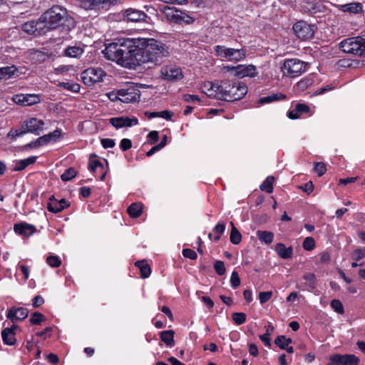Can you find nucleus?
<instances>
[{
    "label": "nucleus",
    "instance_id": "1",
    "mask_svg": "<svg viewBox=\"0 0 365 365\" xmlns=\"http://www.w3.org/2000/svg\"><path fill=\"white\" fill-rule=\"evenodd\" d=\"M103 53L107 59L128 68L146 63L159 65L170 53L168 47L156 39L125 38L107 44Z\"/></svg>",
    "mask_w": 365,
    "mask_h": 365
},
{
    "label": "nucleus",
    "instance_id": "2",
    "mask_svg": "<svg viewBox=\"0 0 365 365\" xmlns=\"http://www.w3.org/2000/svg\"><path fill=\"white\" fill-rule=\"evenodd\" d=\"M41 20L43 22L48 32L59 29L63 35L67 36L76 28L75 19L68 14L66 8L54 5L41 15Z\"/></svg>",
    "mask_w": 365,
    "mask_h": 365
},
{
    "label": "nucleus",
    "instance_id": "3",
    "mask_svg": "<svg viewBox=\"0 0 365 365\" xmlns=\"http://www.w3.org/2000/svg\"><path fill=\"white\" fill-rule=\"evenodd\" d=\"M339 48L346 53L365 56V38L361 36L345 38L340 42Z\"/></svg>",
    "mask_w": 365,
    "mask_h": 365
},
{
    "label": "nucleus",
    "instance_id": "4",
    "mask_svg": "<svg viewBox=\"0 0 365 365\" xmlns=\"http://www.w3.org/2000/svg\"><path fill=\"white\" fill-rule=\"evenodd\" d=\"M163 12L168 21L176 24L190 25L195 21L194 17L175 6H166L163 9Z\"/></svg>",
    "mask_w": 365,
    "mask_h": 365
},
{
    "label": "nucleus",
    "instance_id": "5",
    "mask_svg": "<svg viewBox=\"0 0 365 365\" xmlns=\"http://www.w3.org/2000/svg\"><path fill=\"white\" fill-rule=\"evenodd\" d=\"M307 64L296 58L285 59L282 66L283 73L289 77L295 78L300 76L307 70Z\"/></svg>",
    "mask_w": 365,
    "mask_h": 365
},
{
    "label": "nucleus",
    "instance_id": "6",
    "mask_svg": "<svg viewBox=\"0 0 365 365\" xmlns=\"http://www.w3.org/2000/svg\"><path fill=\"white\" fill-rule=\"evenodd\" d=\"M213 50L217 57L226 58L230 61L238 62L246 57V51L242 48L235 49L227 48L222 45H216L213 47Z\"/></svg>",
    "mask_w": 365,
    "mask_h": 365
},
{
    "label": "nucleus",
    "instance_id": "7",
    "mask_svg": "<svg viewBox=\"0 0 365 365\" xmlns=\"http://www.w3.org/2000/svg\"><path fill=\"white\" fill-rule=\"evenodd\" d=\"M105 76V71L101 68H88L81 73V78L86 86H92L101 83Z\"/></svg>",
    "mask_w": 365,
    "mask_h": 365
},
{
    "label": "nucleus",
    "instance_id": "8",
    "mask_svg": "<svg viewBox=\"0 0 365 365\" xmlns=\"http://www.w3.org/2000/svg\"><path fill=\"white\" fill-rule=\"evenodd\" d=\"M21 30L35 37L43 36L48 33V29L41 20V16L37 20L29 21L23 24Z\"/></svg>",
    "mask_w": 365,
    "mask_h": 365
},
{
    "label": "nucleus",
    "instance_id": "9",
    "mask_svg": "<svg viewBox=\"0 0 365 365\" xmlns=\"http://www.w3.org/2000/svg\"><path fill=\"white\" fill-rule=\"evenodd\" d=\"M295 35L302 40H308L314 37V25L309 24L304 21H299L293 26Z\"/></svg>",
    "mask_w": 365,
    "mask_h": 365
},
{
    "label": "nucleus",
    "instance_id": "10",
    "mask_svg": "<svg viewBox=\"0 0 365 365\" xmlns=\"http://www.w3.org/2000/svg\"><path fill=\"white\" fill-rule=\"evenodd\" d=\"M224 69L229 72H235V76L242 78L244 77H255L257 75V68L253 65H237L227 66L224 67Z\"/></svg>",
    "mask_w": 365,
    "mask_h": 365
},
{
    "label": "nucleus",
    "instance_id": "11",
    "mask_svg": "<svg viewBox=\"0 0 365 365\" xmlns=\"http://www.w3.org/2000/svg\"><path fill=\"white\" fill-rule=\"evenodd\" d=\"M247 93H210L207 97L216 100L220 106L225 103L235 102L245 97Z\"/></svg>",
    "mask_w": 365,
    "mask_h": 365
},
{
    "label": "nucleus",
    "instance_id": "12",
    "mask_svg": "<svg viewBox=\"0 0 365 365\" xmlns=\"http://www.w3.org/2000/svg\"><path fill=\"white\" fill-rule=\"evenodd\" d=\"M321 82L319 76L317 73H310L302 78L297 83L296 87L300 91L306 90H314L315 87Z\"/></svg>",
    "mask_w": 365,
    "mask_h": 365
},
{
    "label": "nucleus",
    "instance_id": "13",
    "mask_svg": "<svg viewBox=\"0 0 365 365\" xmlns=\"http://www.w3.org/2000/svg\"><path fill=\"white\" fill-rule=\"evenodd\" d=\"M160 73L162 78L168 81L174 82L183 78L182 69L174 65L163 66Z\"/></svg>",
    "mask_w": 365,
    "mask_h": 365
},
{
    "label": "nucleus",
    "instance_id": "14",
    "mask_svg": "<svg viewBox=\"0 0 365 365\" xmlns=\"http://www.w3.org/2000/svg\"><path fill=\"white\" fill-rule=\"evenodd\" d=\"M123 19L127 22L141 23L145 22L148 18L147 14L143 11L129 8L123 11Z\"/></svg>",
    "mask_w": 365,
    "mask_h": 365
},
{
    "label": "nucleus",
    "instance_id": "15",
    "mask_svg": "<svg viewBox=\"0 0 365 365\" xmlns=\"http://www.w3.org/2000/svg\"><path fill=\"white\" fill-rule=\"evenodd\" d=\"M26 133H31L38 135L43 130L44 122L36 118H31L22 123Z\"/></svg>",
    "mask_w": 365,
    "mask_h": 365
},
{
    "label": "nucleus",
    "instance_id": "16",
    "mask_svg": "<svg viewBox=\"0 0 365 365\" xmlns=\"http://www.w3.org/2000/svg\"><path fill=\"white\" fill-rule=\"evenodd\" d=\"M13 101L21 106H29L40 101V97L35 93H17L13 96Z\"/></svg>",
    "mask_w": 365,
    "mask_h": 365
},
{
    "label": "nucleus",
    "instance_id": "17",
    "mask_svg": "<svg viewBox=\"0 0 365 365\" xmlns=\"http://www.w3.org/2000/svg\"><path fill=\"white\" fill-rule=\"evenodd\" d=\"M304 13L314 15L317 13H324L326 6L317 0H306L302 6Z\"/></svg>",
    "mask_w": 365,
    "mask_h": 365
},
{
    "label": "nucleus",
    "instance_id": "18",
    "mask_svg": "<svg viewBox=\"0 0 365 365\" xmlns=\"http://www.w3.org/2000/svg\"><path fill=\"white\" fill-rule=\"evenodd\" d=\"M109 121L110 123L117 129L123 127H130L132 125H135L138 124V120L135 117L129 118L125 116H121L111 118H110Z\"/></svg>",
    "mask_w": 365,
    "mask_h": 365
},
{
    "label": "nucleus",
    "instance_id": "19",
    "mask_svg": "<svg viewBox=\"0 0 365 365\" xmlns=\"http://www.w3.org/2000/svg\"><path fill=\"white\" fill-rule=\"evenodd\" d=\"M302 280L297 284L298 288L305 289H314L317 287V279L314 273H305L302 277Z\"/></svg>",
    "mask_w": 365,
    "mask_h": 365
},
{
    "label": "nucleus",
    "instance_id": "20",
    "mask_svg": "<svg viewBox=\"0 0 365 365\" xmlns=\"http://www.w3.org/2000/svg\"><path fill=\"white\" fill-rule=\"evenodd\" d=\"M29 312L24 307H11L8 310L6 317L13 322L18 320H23L28 316Z\"/></svg>",
    "mask_w": 365,
    "mask_h": 365
},
{
    "label": "nucleus",
    "instance_id": "21",
    "mask_svg": "<svg viewBox=\"0 0 365 365\" xmlns=\"http://www.w3.org/2000/svg\"><path fill=\"white\" fill-rule=\"evenodd\" d=\"M14 230L16 233L20 235L29 237L35 232L36 227L35 226L26 222H21L14 225Z\"/></svg>",
    "mask_w": 365,
    "mask_h": 365
},
{
    "label": "nucleus",
    "instance_id": "22",
    "mask_svg": "<svg viewBox=\"0 0 365 365\" xmlns=\"http://www.w3.org/2000/svg\"><path fill=\"white\" fill-rule=\"evenodd\" d=\"M17 326L13 325L11 328H5L1 331V337L4 343L9 346H12L16 342L15 329Z\"/></svg>",
    "mask_w": 365,
    "mask_h": 365
},
{
    "label": "nucleus",
    "instance_id": "23",
    "mask_svg": "<svg viewBox=\"0 0 365 365\" xmlns=\"http://www.w3.org/2000/svg\"><path fill=\"white\" fill-rule=\"evenodd\" d=\"M84 52L81 45L68 46L63 51V55L66 57L79 58Z\"/></svg>",
    "mask_w": 365,
    "mask_h": 365
},
{
    "label": "nucleus",
    "instance_id": "24",
    "mask_svg": "<svg viewBox=\"0 0 365 365\" xmlns=\"http://www.w3.org/2000/svg\"><path fill=\"white\" fill-rule=\"evenodd\" d=\"M340 10L350 14H359L363 10L362 4L359 2H352L340 5Z\"/></svg>",
    "mask_w": 365,
    "mask_h": 365
},
{
    "label": "nucleus",
    "instance_id": "25",
    "mask_svg": "<svg viewBox=\"0 0 365 365\" xmlns=\"http://www.w3.org/2000/svg\"><path fill=\"white\" fill-rule=\"evenodd\" d=\"M275 251L282 259H289L292 256L293 249L292 247H286L283 243H277Z\"/></svg>",
    "mask_w": 365,
    "mask_h": 365
},
{
    "label": "nucleus",
    "instance_id": "26",
    "mask_svg": "<svg viewBox=\"0 0 365 365\" xmlns=\"http://www.w3.org/2000/svg\"><path fill=\"white\" fill-rule=\"evenodd\" d=\"M120 96V101L125 103H135L139 101L140 93H118Z\"/></svg>",
    "mask_w": 365,
    "mask_h": 365
},
{
    "label": "nucleus",
    "instance_id": "27",
    "mask_svg": "<svg viewBox=\"0 0 365 365\" xmlns=\"http://www.w3.org/2000/svg\"><path fill=\"white\" fill-rule=\"evenodd\" d=\"M175 331L173 330H166L160 332V339L168 347H173L175 345L174 340Z\"/></svg>",
    "mask_w": 365,
    "mask_h": 365
},
{
    "label": "nucleus",
    "instance_id": "28",
    "mask_svg": "<svg viewBox=\"0 0 365 365\" xmlns=\"http://www.w3.org/2000/svg\"><path fill=\"white\" fill-rule=\"evenodd\" d=\"M36 160V156H30L27 158L19 160L16 163V166L13 168L14 171H21L27 166L34 164Z\"/></svg>",
    "mask_w": 365,
    "mask_h": 365
},
{
    "label": "nucleus",
    "instance_id": "29",
    "mask_svg": "<svg viewBox=\"0 0 365 365\" xmlns=\"http://www.w3.org/2000/svg\"><path fill=\"white\" fill-rule=\"evenodd\" d=\"M18 68L15 66L0 68V78H6L12 76H18Z\"/></svg>",
    "mask_w": 365,
    "mask_h": 365
},
{
    "label": "nucleus",
    "instance_id": "30",
    "mask_svg": "<svg viewBox=\"0 0 365 365\" xmlns=\"http://www.w3.org/2000/svg\"><path fill=\"white\" fill-rule=\"evenodd\" d=\"M256 234L258 239L267 245L271 244L273 241L274 235L271 232L258 230Z\"/></svg>",
    "mask_w": 365,
    "mask_h": 365
},
{
    "label": "nucleus",
    "instance_id": "31",
    "mask_svg": "<svg viewBox=\"0 0 365 365\" xmlns=\"http://www.w3.org/2000/svg\"><path fill=\"white\" fill-rule=\"evenodd\" d=\"M135 266L140 269L141 277L143 278H147L150 275L151 269L149 265L145 260L137 261L135 263Z\"/></svg>",
    "mask_w": 365,
    "mask_h": 365
},
{
    "label": "nucleus",
    "instance_id": "32",
    "mask_svg": "<svg viewBox=\"0 0 365 365\" xmlns=\"http://www.w3.org/2000/svg\"><path fill=\"white\" fill-rule=\"evenodd\" d=\"M284 98L285 95L282 94V93H276L271 96L259 98L258 103L260 104L270 103L274 101L284 99Z\"/></svg>",
    "mask_w": 365,
    "mask_h": 365
},
{
    "label": "nucleus",
    "instance_id": "33",
    "mask_svg": "<svg viewBox=\"0 0 365 365\" xmlns=\"http://www.w3.org/2000/svg\"><path fill=\"white\" fill-rule=\"evenodd\" d=\"M129 215L133 218H137L142 214V205L133 203L128 208Z\"/></svg>",
    "mask_w": 365,
    "mask_h": 365
},
{
    "label": "nucleus",
    "instance_id": "34",
    "mask_svg": "<svg viewBox=\"0 0 365 365\" xmlns=\"http://www.w3.org/2000/svg\"><path fill=\"white\" fill-rule=\"evenodd\" d=\"M232 227L230 232V241L234 245H238L242 240V235L237 227L234 225L233 222H230Z\"/></svg>",
    "mask_w": 365,
    "mask_h": 365
},
{
    "label": "nucleus",
    "instance_id": "35",
    "mask_svg": "<svg viewBox=\"0 0 365 365\" xmlns=\"http://www.w3.org/2000/svg\"><path fill=\"white\" fill-rule=\"evenodd\" d=\"M292 342V340L290 338H287L284 335L278 336L274 340L276 345H277L281 349H287Z\"/></svg>",
    "mask_w": 365,
    "mask_h": 365
},
{
    "label": "nucleus",
    "instance_id": "36",
    "mask_svg": "<svg viewBox=\"0 0 365 365\" xmlns=\"http://www.w3.org/2000/svg\"><path fill=\"white\" fill-rule=\"evenodd\" d=\"M47 208L48 211L53 213H58L61 212L59 200L56 199L54 196H51L49 198V202H48Z\"/></svg>",
    "mask_w": 365,
    "mask_h": 365
},
{
    "label": "nucleus",
    "instance_id": "37",
    "mask_svg": "<svg viewBox=\"0 0 365 365\" xmlns=\"http://www.w3.org/2000/svg\"><path fill=\"white\" fill-rule=\"evenodd\" d=\"M273 181L274 177L268 176L266 180L260 185V189L267 193H271L273 191Z\"/></svg>",
    "mask_w": 365,
    "mask_h": 365
},
{
    "label": "nucleus",
    "instance_id": "38",
    "mask_svg": "<svg viewBox=\"0 0 365 365\" xmlns=\"http://www.w3.org/2000/svg\"><path fill=\"white\" fill-rule=\"evenodd\" d=\"M225 230V225L224 223L218 222L212 230V232L214 233V240H219Z\"/></svg>",
    "mask_w": 365,
    "mask_h": 365
},
{
    "label": "nucleus",
    "instance_id": "39",
    "mask_svg": "<svg viewBox=\"0 0 365 365\" xmlns=\"http://www.w3.org/2000/svg\"><path fill=\"white\" fill-rule=\"evenodd\" d=\"M140 88H143L142 84L138 86V84L135 83L133 82H128V83H126L124 88H120L118 90H114L113 91H120V92H123V91H139Z\"/></svg>",
    "mask_w": 365,
    "mask_h": 365
},
{
    "label": "nucleus",
    "instance_id": "40",
    "mask_svg": "<svg viewBox=\"0 0 365 365\" xmlns=\"http://www.w3.org/2000/svg\"><path fill=\"white\" fill-rule=\"evenodd\" d=\"M88 168L91 172L98 175V169H103V165L101 160L93 159L90 160Z\"/></svg>",
    "mask_w": 365,
    "mask_h": 365
},
{
    "label": "nucleus",
    "instance_id": "41",
    "mask_svg": "<svg viewBox=\"0 0 365 365\" xmlns=\"http://www.w3.org/2000/svg\"><path fill=\"white\" fill-rule=\"evenodd\" d=\"M359 359L355 355L345 354L343 359V365H358Z\"/></svg>",
    "mask_w": 365,
    "mask_h": 365
},
{
    "label": "nucleus",
    "instance_id": "42",
    "mask_svg": "<svg viewBox=\"0 0 365 365\" xmlns=\"http://www.w3.org/2000/svg\"><path fill=\"white\" fill-rule=\"evenodd\" d=\"M76 170L73 168H70L67 169L61 175V179L63 181H68L71 179H73L76 175Z\"/></svg>",
    "mask_w": 365,
    "mask_h": 365
},
{
    "label": "nucleus",
    "instance_id": "43",
    "mask_svg": "<svg viewBox=\"0 0 365 365\" xmlns=\"http://www.w3.org/2000/svg\"><path fill=\"white\" fill-rule=\"evenodd\" d=\"M232 319L237 325L244 324L246 321V315L242 312H235L232 315Z\"/></svg>",
    "mask_w": 365,
    "mask_h": 365
},
{
    "label": "nucleus",
    "instance_id": "44",
    "mask_svg": "<svg viewBox=\"0 0 365 365\" xmlns=\"http://www.w3.org/2000/svg\"><path fill=\"white\" fill-rule=\"evenodd\" d=\"M302 247L305 250H307V251H311V250H314L315 247V241H314V238L312 237H306L304 240Z\"/></svg>",
    "mask_w": 365,
    "mask_h": 365
},
{
    "label": "nucleus",
    "instance_id": "45",
    "mask_svg": "<svg viewBox=\"0 0 365 365\" xmlns=\"http://www.w3.org/2000/svg\"><path fill=\"white\" fill-rule=\"evenodd\" d=\"M331 307L338 314H342L344 312L342 303L338 299H333L330 303Z\"/></svg>",
    "mask_w": 365,
    "mask_h": 365
},
{
    "label": "nucleus",
    "instance_id": "46",
    "mask_svg": "<svg viewBox=\"0 0 365 365\" xmlns=\"http://www.w3.org/2000/svg\"><path fill=\"white\" fill-rule=\"evenodd\" d=\"M351 257L355 261H359L365 257V247H360L353 251Z\"/></svg>",
    "mask_w": 365,
    "mask_h": 365
},
{
    "label": "nucleus",
    "instance_id": "47",
    "mask_svg": "<svg viewBox=\"0 0 365 365\" xmlns=\"http://www.w3.org/2000/svg\"><path fill=\"white\" fill-rule=\"evenodd\" d=\"M44 319L45 317L42 314L36 312L31 314L29 321L32 324H39Z\"/></svg>",
    "mask_w": 365,
    "mask_h": 365
},
{
    "label": "nucleus",
    "instance_id": "48",
    "mask_svg": "<svg viewBox=\"0 0 365 365\" xmlns=\"http://www.w3.org/2000/svg\"><path fill=\"white\" fill-rule=\"evenodd\" d=\"M60 85L64 88L70 91H79L80 85L73 82H62Z\"/></svg>",
    "mask_w": 365,
    "mask_h": 365
},
{
    "label": "nucleus",
    "instance_id": "49",
    "mask_svg": "<svg viewBox=\"0 0 365 365\" xmlns=\"http://www.w3.org/2000/svg\"><path fill=\"white\" fill-rule=\"evenodd\" d=\"M46 262L49 266L52 267H58L61 264V260L58 256L51 255L46 259Z\"/></svg>",
    "mask_w": 365,
    "mask_h": 365
},
{
    "label": "nucleus",
    "instance_id": "50",
    "mask_svg": "<svg viewBox=\"0 0 365 365\" xmlns=\"http://www.w3.org/2000/svg\"><path fill=\"white\" fill-rule=\"evenodd\" d=\"M106 9L103 0H91L90 10H100Z\"/></svg>",
    "mask_w": 365,
    "mask_h": 365
},
{
    "label": "nucleus",
    "instance_id": "51",
    "mask_svg": "<svg viewBox=\"0 0 365 365\" xmlns=\"http://www.w3.org/2000/svg\"><path fill=\"white\" fill-rule=\"evenodd\" d=\"M214 269L217 274L220 276L225 274L226 269L224 262L220 260H217L214 264Z\"/></svg>",
    "mask_w": 365,
    "mask_h": 365
},
{
    "label": "nucleus",
    "instance_id": "52",
    "mask_svg": "<svg viewBox=\"0 0 365 365\" xmlns=\"http://www.w3.org/2000/svg\"><path fill=\"white\" fill-rule=\"evenodd\" d=\"M231 286L233 289H236L240 284V279L237 272L233 271L230 277Z\"/></svg>",
    "mask_w": 365,
    "mask_h": 365
},
{
    "label": "nucleus",
    "instance_id": "53",
    "mask_svg": "<svg viewBox=\"0 0 365 365\" xmlns=\"http://www.w3.org/2000/svg\"><path fill=\"white\" fill-rule=\"evenodd\" d=\"M272 296V292H262L259 294V299L262 304L268 302Z\"/></svg>",
    "mask_w": 365,
    "mask_h": 365
},
{
    "label": "nucleus",
    "instance_id": "54",
    "mask_svg": "<svg viewBox=\"0 0 365 365\" xmlns=\"http://www.w3.org/2000/svg\"><path fill=\"white\" fill-rule=\"evenodd\" d=\"M314 171L319 176L323 175L327 171L326 165L323 163H316L314 165Z\"/></svg>",
    "mask_w": 365,
    "mask_h": 365
},
{
    "label": "nucleus",
    "instance_id": "55",
    "mask_svg": "<svg viewBox=\"0 0 365 365\" xmlns=\"http://www.w3.org/2000/svg\"><path fill=\"white\" fill-rule=\"evenodd\" d=\"M24 134H26V132H25V130L23 129V125H21V127L20 129L10 130L8 133V137L16 138L17 137L22 136Z\"/></svg>",
    "mask_w": 365,
    "mask_h": 365
},
{
    "label": "nucleus",
    "instance_id": "56",
    "mask_svg": "<svg viewBox=\"0 0 365 365\" xmlns=\"http://www.w3.org/2000/svg\"><path fill=\"white\" fill-rule=\"evenodd\" d=\"M344 355L334 354L330 357V362L332 365H343Z\"/></svg>",
    "mask_w": 365,
    "mask_h": 365
},
{
    "label": "nucleus",
    "instance_id": "57",
    "mask_svg": "<svg viewBox=\"0 0 365 365\" xmlns=\"http://www.w3.org/2000/svg\"><path fill=\"white\" fill-rule=\"evenodd\" d=\"M132 147V142L130 139L123 138L120 140V148L123 151L129 150Z\"/></svg>",
    "mask_w": 365,
    "mask_h": 365
},
{
    "label": "nucleus",
    "instance_id": "58",
    "mask_svg": "<svg viewBox=\"0 0 365 365\" xmlns=\"http://www.w3.org/2000/svg\"><path fill=\"white\" fill-rule=\"evenodd\" d=\"M182 255L185 257L190 258L191 259H195L197 257L194 250L188 248L182 250Z\"/></svg>",
    "mask_w": 365,
    "mask_h": 365
},
{
    "label": "nucleus",
    "instance_id": "59",
    "mask_svg": "<svg viewBox=\"0 0 365 365\" xmlns=\"http://www.w3.org/2000/svg\"><path fill=\"white\" fill-rule=\"evenodd\" d=\"M101 143L104 148H113L115 145V140L110 138L101 139Z\"/></svg>",
    "mask_w": 365,
    "mask_h": 365
},
{
    "label": "nucleus",
    "instance_id": "60",
    "mask_svg": "<svg viewBox=\"0 0 365 365\" xmlns=\"http://www.w3.org/2000/svg\"><path fill=\"white\" fill-rule=\"evenodd\" d=\"M38 145H40V147H41V146H43L46 144H48V143H50L52 140L51 139L50 135L48 134H46V135H44L38 138Z\"/></svg>",
    "mask_w": 365,
    "mask_h": 365
},
{
    "label": "nucleus",
    "instance_id": "61",
    "mask_svg": "<svg viewBox=\"0 0 365 365\" xmlns=\"http://www.w3.org/2000/svg\"><path fill=\"white\" fill-rule=\"evenodd\" d=\"M43 303H44V299L40 295L36 296L32 300V306L34 308H37V307H40Z\"/></svg>",
    "mask_w": 365,
    "mask_h": 365
},
{
    "label": "nucleus",
    "instance_id": "62",
    "mask_svg": "<svg viewBox=\"0 0 365 365\" xmlns=\"http://www.w3.org/2000/svg\"><path fill=\"white\" fill-rule=\"evenodd\" d=\"M148 138H149L150 144L156 143L158 140V132L155 130L150 131L148 134Z\"/></svg>",
    "mask_w": 365,
    "mask_h": 365
},
{
    "label": "nucleus",
    "instance_id": "63",
    "mask_svg": "<svg viewBox=\"0 0 365 365\" xmlns=\"http://www.w3.org/2000/svg\"><path fill=\"white\" fill-rule=\"evenodd\" d=\"M301 189H302L304 192L310 194L314 190V185L309 181L301 186Z\"/></svg>",
    "mask_w": 365,
    "mask_h": 365
},
{
    "label": "nucleus",
    "instance_id": "64",
    "mask_svg": "<svg viewBox=\"0 0 365 365\" xmlns=\"http://www.w3.org/2000/svg\"><path fill=\"white\" fill-rule=\"evenodd\" d=\"M295 108L297 111L299 113H307L309 110V108L307 105L302 103H297Z\"/></svg>",
    "mask_w": 365,
    "mask_h": 365
}]
</instances>
